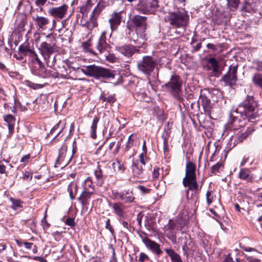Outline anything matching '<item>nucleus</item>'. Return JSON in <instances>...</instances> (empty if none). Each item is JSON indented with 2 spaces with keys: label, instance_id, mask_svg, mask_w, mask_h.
Masks as SVG:
<instances>
[{
  "label": "nucleus",
  "instance_id": "obj_1",
  "mask_svg": "<svg viewBox=\"0 0 262 262\" xmlns=\"http://www.w3.org/2000/svg\"><path fill=\"white\" fill-rule=\"evenodd\" d=\"M257 102L253 96H247L246 99L239 104L236 113H240L241 117L243 120L247 119L248 122H255L258 118L257 110Z\"/></svg>",
  "mask_w": 262,
  "mask_h": 262
},
{
  "label": "nucleus",
  "instance_id": "obj_2",
  "mask_svg": "<svg viewBox=\"0 0 262 262\" xmlns=\"http://www.w3.org/2000/svg\"><path fill=\"white\" fill-rule=\"evenodd\" d=\"M189 17L184 9L170 12L164 16V20L174 28L185 29L189 24Z\"/></svg>",
  "mask_w": 262,
  "mask_h": 262
},
{
  "label": "nucleus",
  "instance_id": "obj_3",
  "mask_svg": "<svg viewBox=\"0 0 262 262\" xmlns=\"http://www.w3.org/2000/svg\"><path fill=\"white\" fill-rule=\"evenodd\" d=\"M78 70L82 72L86 75L93 77L97 79H114L117 75L116 71L95 65L88 66L85 69L78 68Z\"/></svg>",
  "mask_w": 262,
  "mask_h": 262
},
{
  "label": "nucleus",
  "instance_id": "obj_4",
  "mask_svg": "<svg viewBox=\"0 0 262 262\" xmlns=\"http://www.w3.org/2000/svg\"><path fill=\"white\" fill-rule=\"evenodd\" d=\"M46 40L41 43L39 50L43 59L51 57V55L59 51L57 45V40L52 33L46 36Z\"/></svg>",
  "mask_w": 262,
  "mask_h": 262
},
{
  "label": "nucleus",
  "instance_id": "obj_5",
  "mask_svg": "<svg viewBox=\"0 0 262 262\" xmlns=\"http://www.w3.org/2000/svg\"><path fill=\"white\" fill-rule=\"evenodd\" d=\"M158 61L157 58L151 56H144L142 59L137 64L138 69L146 76H150L158 66Z\"/></svg>",
  "mask_w": 262,
  "mask_h": 262
},
{
  "label": "nucleus",
  "instance_id": "obj_6",
  "mask_svg": "<svg viewBox=\"0 0 262 262\" xmlns=\"http://www.w3.org/2000/svg\"><path fill=\"white\" fill-rule=\"evenodd\" d=\"M101 2H99L95 9L93 10L90 18L85 24V26L90 30H93L97 26V19L103 8L106 5H110L113 3L114 0H101Z\"/></svg>",
  "mask_w": 262,
  "mask_h": 262
},
{
  "label": "nucleus",
  "instance_id": "obj_7",
  "mask_svg": "<svg viewBox=\"0 0 262 262\" xmlns=\"http://www.w3.org/2000/svg\"><path fill=\"white\" fill-rule=\"evenodd\" d=\"M130 27L135 30L140 38L145 37V32L147 29V17L139 15H135L130 19Z\"/></svg>",
  "mask_w": 262,
  "mask_h": 262
},
{
  "label": "nucleus",
  "instance_id": "obj_8",
  "mask_svg": "<svg viewBox=\"0 0 262 262\" xmlns=\"http://www.w3.org/2000/svg\"><path fill=\"white\" fill-rule=\"evenodd\" d=\"M157 7V0H139L136 10L140 13L149 14L154 13Z\"/></svg>",
  "mask_w": 262,
  "mask_h": 262
},
{
  "label": "nucleus",
  "instance_id": "obj_9",
  "mask_svg": "<svg viewBox=\"0 0 262 262\" xmlns=\"http://www.w3.org/2000/svg\"><path fill=\"white\" fill-rule=\"evenodd\" d=\"M137 232L147 249L159 256L163 253L160 245L150 239L147 233L143 230H137Z\"/></svg>",
  "mask_w": 262,
  "mask_h": 262
},
{
  "label": "nucleus",
  "instance_id": "obj_10",
  "mask_svg": "<svg viewBox=\"0 0 262 262\" xmlns=\"http://www.w3.org/2000/svg\"><path fill=\"white\" fill-rule=\"evenodd\" d=\"M183 81L180 77L177 75L171 76L169 81L165 84V86L174 97L179 98Z\"/></svg>",
  "mask_w": 262,
  "mask_h": 262
},
{
  "label": "nucleus",
  "instance_id": "obj_11",
  "mask_svg": "<svg viewBox=\"0 0 262 262\" xmlns=\"http://www.w3.org/2000/svg\"><path fill=\"white\" fill-rule=\"evenodd\" d=\"M237 65H231L229 67L227 73L222 78V81L224 82L225 85L232 87L235 84L237 79Z\"/></svg>",
  "mask_w": 262,
  "mask_h": 262
},
{
  "label": "nucleus",
  "instance_id": "obj_12",
  "mask_svg": "<svg viewBox=\"0 0 262 262\" xmlns=\"http://www.w3.org/2000/svg\"><path fill=\"white\" fill-rule=\"evenodd\" d=\"M68 6L63 4L59 7H55L50 8L48 10L49 15L57 20L63 18L67 13Z\"/></svg>",
  "mask_w": 262,
  "mask_h": 262
},
{
  "label": "nucleus",
  "instance_id": "obj_13",
  "mask_svg": "<svg viewBox=\"0 0 262 262\" xmlns=\"http://www.w3.org/2000/svg\"><path fill=\"white\" fill-rule=\"evenodd\" d=\"M245 122H244L241 118L238 117L234 116L233 114H230V118L227 124L225 125L226 129L229 130H237L240 127H244Z\"/></svg>",
  "mask_w": 262,
  "mask_h": 262
},
{
  "label": "nucleus",
  "instance_id": "obj_14",
  "mask_svg": "<svg viewBox=\"0 0 262 262\" xmlns=\"http://www.w3.org/2000/svg\"><path fill=\"white\" fill-rule=\"evenodd\" d=\"M116 50L124 56L130 57L135 53H138L139 50L137 47L132 45H124L116 47Z\"/></svg>",
  "mask_w": 262,
  "mask_h": 262
},
{
  "label": "nucleus",
  "instance_id": "obj_15",
  "mask_svg": "<svg viewBox=\"0 0 262 262\" xmlns=\"http://www.w3.org/2000/svg\"><path fill=\"white\" fill-rule=\"evenodd\" d=\"M106 32H102L98 41L96 46L97 51L100 54H103L105 51H107L110 49V46L106 42Z\"/></svg>",
  "mask_w": 262,
  "mask_h": 262
},
{
  "label": "nucleus",
  "instance_id": "obj_16",
  "mask_svg": "<svg viewBox=\"0 0 262 262\" xmlns=\"http://www.w3.org/2000/svg\"><path fill=\"white\" fill-rule=\"evenodd\" d=\"M122 11L113 12L108 20L112 31L116 30L120 25L122 19Z\"/></svg>",
  "mask_w": 262,
  "mask_h": 262
},
{
  "label": "nucleus",
  "instance_id": "obj_17",
  "mask_svg": "<svg viewBox=\"0 0 262 262\" xmlns=\"http://www.w3.org/2000/svg\"><path fill=\"white\" fill-rule=\"evenodd\" d=\"M195 170V165L191 161H188L186 165L185 176L183 178V181L196 178Z\"/></svg>",
  "mask_w": 262,
  "mask_h": 262
},
{
  "label": "nucleus",
  "instance_id": "obj_18",
  "mask_svg": "<svg viewBox=\"0 0 262 262\" xmlns=\"http://www.w3.org/2000/svg\"><path fill=\"white\" fill-rule=\"evenodd\" d=\"M38 66L39 70H35L33 69L32 70V73L36 76H38L43 78L49 77L51 76L50 71H48L47 70L42 62V61L39 59L37 61Z\"/></svg>",
  "mask_w": 262,
  "mask_h": 262
},
{
  "label": "nucleus",
  "instance_id": "obj_19",
  "mask_svg": "<svg viewBox=\"0 0 262 262\" xmlns=\"http://www.w3.org/2000/svg\"><path fill=\"white\" fill-rule=\"evenodd\" d=\"M182 183L184 187H188V189L186 191L187 197L188 196L189 190H197L199 189V185L196 181V178L183 181Z\"/></svg>",
  "mask_w": 262,
  "mask_h": 262
},
{
  "label": "nucleus",
  "instance_id": "obj_20",
  "mask_svg": "<svg viewBox=\"0 0 262 262\" xmlns=\"http://www.w3.org/2000/svg\"><path fill=\"white\" fill-rule=\"evenodd\" d=\"M238 178L247 183H252L253 182V176L248 168H242L238 173Z\"/></svg>",
  "mask_w": 262,
  "mask_h": 262
},
{
  "label": "nucleus",
  "instance_id": "obj_21",
  "mask_svg": "<svg viewBox=\"0 0 262 262\" xmlns=\"http://www.w3.org/2000/svg\"><path fill=\"white\" fill-rule=\"evenodd\" d=\"M94 194H95V193L93 191H86L83 190L80 196L78 198V200L83 207H87L90 204V200L92 195Z\"/></svg>",
  "mask_w": 262,
  "mask_h": 262
},
{
  "label": "nucleus",
  "instance_id": "obj_22",
  "mask_svg": "<svg viewBox=\"0 0 262 262\" xmlns=\"http://www.w3.org/2000/svg\"><path fill=\"white\" fill-rule=\"evenodd\" d=\"M254 129L248 128L245 132H238L236 136L234 141V144L243 142L246 140L253 132Z\"/></svg>",
  "mask_w": 262,
  "mask_h": 262
},
{
  "label": "nucleus",
  "instance_id": "obj_23",
  "mask_svg": "<svg viewBox=\"0 0 262 262\" xmlns=\"http://www.w3.org/2000/svg\"><path fill=\"white\" fill-rule=\"evenodd\" d=\"M36 26L40 29L44 30L47 25L49 24V20L47 17L37 15L36 17H33Z\"/></svg>",
  "mask_w": 262,
  "mask_h": 262
},
{
  "label": "nucleus",
  "instance_id": "obj_24",
  "mask_svg": "<svg viewBox=\"0 0 262 262\" xmlns=\"http://www.w3.org/2000/svg\"><path fill=\"white\" fill-rule=\"evenodd\" d=\"M186 223V221L185 220H183L180 217H177L174 221H169L168 229H178L179 228H182Z\"/></svg>",
  "mask_w": 262,
  "mask_h": 262
},
{
  "label": "nucleus",
  "instance_id": "obj_25",
  "mask_svg": "<svg viewBox=\"0 0 262 262\" xmlns=\"http://www.w3.org/2000/svg\"><path fill=\"white\" fill-rule=\"evenodd\" d=\"M114 213L120 217L124 216L125 213L124 211V206L121 203H115L112 205Z\"/></svg>",
  "mask_w": 262,
  "mask_h": 262
},
{
  "label": "nucleus",
  "instance_id": "obj_26",
  "mask_svg": "<svg viewBox=\"0 0 262 262\" xmlns=\"http://www.w3.org/2000/svg\"><path fill=\"white\" fill-rule=\"evenodd\" d=\"M5 121L7 123L9 133L11 135L14 132V126L15 118L11 114L7 115L4 116Z\"/></svg>",
  "mask_w": 262,
  "mask_h": 262
},
{
  "label": "nucleus",
  "instance_id": "obj_27",
  "mask_svg": "<svg viewBox=\"0 0 262 262\" xmlns=\"http://www.w3.org/2000/svg\"><path fill=\"white\" fill-rule=\"evenodd\" d=\"M61 123V121H60L51 130L50 134L51 135L53 134L55 132H57V134L55 135V136L54 137L53 140L51 141L52 142H55L58 141V137H59V138H60L63 136V134L61 135L62 130L63 129V126H62L61 128L59 129V126H60V124Z\"/></svg>",
  "mask_w": 262,
  "mask_h": 262
},
{
  "label": "nucleus",
  "instance_id": "obj_28",
  "mask_svg": "<svg viewBox=\"0 0 262 262\" xmlns=\"http://www.w3.org/2000/svg\"><path fill=\"white\" fill-rule=\"evenodd\" d=\"M100 100L103 102H106L112 104L116 101V99L114 94L111 95L108 93H105L104 92H102L100 96Z\"/></svg>",
  "mask_w": 262,
  "mask_h": 262
},
{
  "label": "nucleus",
  "instance_id": "obj_29",
  "mask_svg": "<svg viewBox=\"0 0 262 262\" xmlns=\"http://www.w3.org/2000/svg\"><path fill=\"white\" fill-rule=\"evenodd\" d=\"M18 51L21 54L31 57L35 52L33 48H31L28 45H21L18 48Z\"/></svg>",
  "mask_w": 262,
  "mask_h": 262
},
{
  "label": "nucleus",
  "instance_id": "obj_30",
  "mask_svg": "<svg viewBox=\"0 0 262 262\" xmlns=\"http://www.w3.org/2000/svg\"><path fill=\"white\" fill-rule=\"evenodd\" d=\"M132 169L134 176L139 178H143V169L141 166L137 163L133 162Z\"/></svg>",
  "mask_w": 262,
  "mask_h": 262
},
{
  "label": "nucleus",
  "instance_id": "obj_31",
  "mask_svg": "<svg viewBox=\"0 0 262 262\" xmlns=\"http://www.w3.org/2000/svg\"><path fill=\"white\" fill-rule=\"evenodd\" d=\"M165 251L170 257L171 262H183L179 254L171 249H165Z\"/></svg>",
  "mask_w": 262,
  "mask_h": 262
},
{
  "label": "nucleus",
  "instance_id": "obj_32",
  "mask_svg": "<svg viewBox=\"0 0 262 262\" xmlns=\"http://www.w3.org/2000/svg\"><path fill=\"white\" fill-rule=\"evenodd\" d=\"M82 187L83 188V190L86 191H92L95 193V186L92 181V179L91 177L87 178L82 184Z\"/></svg>",
  "mask_w": 262,
  "mask_h": 262
},
{
  "label": "nucleus",
  "instance_id": "obj_33",
  "mask_svg": "<svg viewBox=\"0 0 262 262\" xmlns=\"http://www.w3.org/2000/svg\"><path fill=\"white\" fill-rule=\"evenodd\" d=\"M95 176L96 178V183L98 186H102L104 182V178L102 174V170L99 167L97 168V169L94 172Z\"/></svg>",
  "mask_w": 262,
  "mask_h": 262
},
{
  "label": "nucleus",
  "instance_id": "obj_34",
  "mask_svg": "<svg viewBox=\"0 0 262 262\" xmlns=\"http://www.w3.org/2000/svg\"><path fill=\"white\" fill-rule=\"evenodd\" d=\"M67 148V147L66 146H62L59 149L58 157L56 161V162H55L56 164H59L61 163V162L62 161H63L64 160V158L66 157Z\"/></svg>",
  "mask_w": 262,
  "mask_h": 262
},
{
  "label": "nucleus",
  "instance_id": "obj_35",
  "mask_svg": "<svg viewBox=\"0 0 262 262\" xmlns=\"http://www.w3.org/2000/svg\"><path fill=\"white\" fill-rule=\"evenodd\" d=\"M92 6L91 0H86V3L79 7V12L82 14V17L86 15Z\"/></svg>",
  "mask_w": 262,
  "mask_h": 262
},
{
  "label": "nucleus",
  "instance_id": "obj_36",
  "mask_svg": "<svg viewBox=\"0 0 262 262\" xmlns=\"http://www.w3.org/2000/svg\"><path fill=\"white\" fill-rule=\"evenodd\" d=\"M99 120V119L98 117H95L93 120L92 124L91 127V137L93 139H95L97 137L96 129Z\"/></svg>",
  "mask_w": 262,
  "mask_h": 262
},
{
  "label": "nucleus",
  "instance_id": "obj_37",
  "mask_svg": "<svg viewBox=\"0 0 262 262\" xmlns=\"http://www.w3.org/2000/svg\"><path fill=\"white\" fill-rule=\"evenodd\" d=\"M108 51L109 50L105 51L103 54H101L102 57L104 58L106 60L110 62L113 63L116 62L117 60V58L114 54L110 53Z\"/></svg>",
  "mask_w": 262,
  "mask_h": 262
},
{
  "label": "nucleus",
  "instance_id": "obj_38",
  "mask_svg": "<svg viewBox=\"0 0 262 262\" xmlns=\"http://www.w3.org/2000/svg\"><path fill=\"white\" fill-rule=\"evenodd\" d=\"M136 139L137 136L133 134H132L128 137V141L125 148L126 150H129V149L134 145V141Z\"/></svg>",
  "mask_w": 262,
  "mask_h": 262
},
{
  "label": "nucleus",
  "instance_id": "obj_39",
  "mask_svg": "<svg viewBox=\"0 0 262 262\" xmlns=\"http://www.w3.org/2000/svg\"><path fill=\"white\" fill-rule=\"evenodd\" d=\"M78 188V185L76 184L71 183L68 187V191L69 192L71 200H74L75 197V194L73 192V189H77Z\"/></svg>",
  "mask_w": 262,
  "mask_h": 262
},
{
  "label": "nucleus",
  "instance_id": "obj_40",
  "mask_svg": "<svg viewBox=\"0 0 262 262\" xmlns=\"http://www.w3.org/2000/svg\"><path fill=\"white\" fill-rule=\"evenodd\" d=\"M57 0H36L35 4L37 7L40 8V10H42L43 6L47 2L49 4H52L53 2H56Z\"/></svg>",
  "mask_w": 262,
  "mask_h": 262
},
{
  "label": "nucleus",
  "instance_id": "obj_41",
  "mask_svg": "<svg viewBox=\"0 0 262 262\" xmlns=\"http://www.w3.org/2000/svg\"><path fill=\"white\" fill-rule=\"evenodd\" d=\"M227 1L228 7L232 11H234L237 8L239 3V0H227Z\"/></svg>",
  "mask_w": 262,
  "mask_h": 262
},
{
  "label": "nucleus",
  "instance_id": "obj_42",
  "mask_svg": "<svg viewBox=\"0 0 262 262\" xmlns=\"http://www.w3.org/2000/svg\"><path fill=\"white\" fill-rule=\"evenodd\" d=\"M202 105L205 110L207 111L210 108V101L206 97L202 96L201 97Z\"/></svg>",
  "mask_w": 262,
  "mask_h": 262
},
{
  "label": "nucleus",
  "instance_id": "obj_43",
  "mask_svg": "<svg viewBox=\"0 0 262 262\" xmlns=\"http://www.w3.org/2000/svg\"><path fill=\"white\" fill-rule=\"evenodd\" d=\"M136 99L138 100H141L142 99H143L146 97V94L144 92V91L142 89H138L137 88L136 89Z\"/></svg>",
  "mask_w": 262,
  "mask_h": 262
},
{
  "label": "nucleus",
  "instance_id": "obj_44",
  "mask_svg": "<svg viewBox=\"0 0 262 262\" xmlns=\"http://www.w3.org/2000/svg\"><path fill=\"white\" fill-rule=\"evenodd\" d=\"M11 202H12V208L16 210L19 207H21V204L22 202L20 200H16L13 198H10V199Z\"/></svg>",
  "mask_w": 262,
  "mask_h": 262
},
{
  "label": "nucleus",
  "instance_id": "obj_45",
  "mask_svg": "<svg viewBox=\"0 0 262 262\" xmlns=\"http://www.w3.org/2000/svg\"><path fill=\"white\" fill-rule=\"evenodd\" d=\"M56 56H54L53 57L52 56V55H51V57H49L47 59H44V60L46 61L48 67L52 68L53 67L56 61Z\"/></svg>",
  "mask_w": 262,
  "mask_h": 262
},
{
  "label": "nucleus",
  "instance_id": "obj_46",
  "mask_svg": "<svg viewBox=\"0 0 262 262\" xmlns=\"http://www.w3.org/2000/svg\"><path fill=\"white\" fill-rule=\"evenodd\" d=\"M222 167H223V163L222 162H218L211 167V171L212 173L216 174L220 172V169Z\"/></svg>",
  "mask_w": 262,
  "mask_h": 262
},
{
  "label": "nucleus",
  "instance_id": "obj_47",
  "mask_svg": "<svg viewBox=\"0 0 262 262\" xmlns=\"http://www.w3.org/2000/svg\"><path fill=\"white\" fill-rule=\"evenodd\" d=\"M116 165H117L118 170L120 171L121 173H123L126 169V167L124 164L121 163V162L118 160L116 163H114L113 164V166L114 168H115Z\"/></svg>",
  "mask_w": 262,
  "mask_h": 262
},
{
  "label": "nucleus",
  "instance_id": "obj_48",
  "mask_svg": "<svg viewBox=\"0 0 262 262\" xmlns=\"http://www.w3.org/2000/svg\"><path fill=\"white\" fill-rule=\"evenodd\" d=\"M254 9V7L249 2L245 1V4L243 7V10L246 12H250L253 11Z\"/></svg>",
  "mask_w": 262,
  "mask_h": 262
},
{
  "label": "nucleus",
  "instance_id": "obj_49",
  "mask_svg": "<svg viewBox=\"0 0 262 262\" xmlns=\"http://www.w3.org/2000/svg\"><path fill=\"white\" fill-rule=\"evenodd\" d=\"M213 192L212 191H208L206 193V200L207 203L208 205H210L213 199Z\"/></svg>",
  "mask_w": 262,
  "mask_h": 262
},
{
  "label": "nucleus",
  "instance_id": "obj_50",
  "mask_svg": "<svg viewBox=\"0 0 262 262\" xmlns=\"http://www.w3.org/2000/svg\"><path fill=\"white\" fill-rule=\"evenodd\" d=\"M112 194L114 196L115 199H120L121 200L123 201L124 200V194L122 192H118L117 191H113Z\"/></svg>",
  "mask_w": 262,
  "mask_h": 262
},
{
  "label": "nucleus",
  "instance_id": "obj_51",
  "mask_svg": "<svg viewBox=\"0 0 262 262\" xmlns=\"http://www.w3.org/2000/svg\"><path fill=\"white\" fill-rule=\"evenodd\" d=\"M163 151L165 155H167L169 151L168 140L166 137L163 138Z\"/></svg>",
  "mask_w": 262,
  "mask_h": 262
},
{
  "label": "nucleus",
  "instance_id": "obj_52",
  "mask_svg": "<svg viewBox=\"0 0 262 262\" xmlns=\"http://www.w3.org/2000/svg\"><path fill=\"white\" fill-rule=\"evenodd\" d=\"M160 168L158 167H155L154 170L152 172V178L153 180H156L159 178Z\"/></svg>",
  "mask_w": 262,
  "mask_h": 262
},
{
  "label": "nucleus",
  "instance_id": "obj_53",
  "mask_svg": "<svg viewBox=\"0 0 262 262\" xmlns=\"http://www.w3.org/2000/svg\"><path fill=\"white\" fill-rule=\"evenodd\" d=\"M65 224L71 228L74 227L75 225V219L73 217H68L66 220Z\"/></svg>",
  "mask_w": 262,
  "mask_h": 262
},
{
  "label": "nucleus",
  "instance_id": "obj_54",
  "mask_svg": "<svg viewBox=\"0 0 262 262\" xmlns=\"http://www.w3.org/2000/svg\"><path fill=\"white\" fill-rule=\"evenodd\" d=\"M208 63L210 64L213 68L219 67L217 61L214 58H210L208 59Z\"/></svg>",
  "mask_w": 262,
  "mask_h": 262
},
{
  "label": "nucleus",
  "instance_id": "obj_55",
  "mask_svg": "<svg viewBox=\"0 0 262 262\" xmlns=\"http://www.w3.org/2000/svg\"><path fill=\"white\" fill-rule=\"evenodd\" d=\"M25 25H26V21L25 20H21L18 24V27L17 28V31L20 33V32L24 31V27H25Z\"/></svg>",
  "mask_w": 262,
  "mask_h": 262
},
{
  "label": "nucleus",
  "instance_id": "obj_56",
  "mask_svg": "<svg viewBox=\"0 0 262 262\" xmlns=\"http://www.w3.org/2000/svg\"><path fill=\"white\" fill-rule=\"evenodd\" d=\"M30 158V155L27 154L23 156L20 162L24 163L25 165H26L28 164V160Z\"/></svg>",
  "mask_w": 262,
  "mask_h": 262
},
{
  "label": "nucleus",
  "instance_id": "obj_57",
  "mask_svg": "<svg viewBox=\"0 0 262 262\" xmlns=\"http://www.w3.org/2000/svg\"><path fill=\"white\" fill-rule=\"evenodd\" d=\"M41 225L43 229H48L50 227V224L48 223L46 221V216H45L41 221Z\"/></svg>",
  "mask_w": 262,
  "mask_h": 262
},
{
  "label": "nucleus",
  "instance_id": "obj_58",
  "mask_svg": "<svg viewBox=\"0 0 262 262\" xmlns=\"http://www.w3.org/2000/svg\"><path fill=\"white\" fill-rule=\"evenodd\" d=\"M148 256L144 253H141L139 255V260L140 262H144V260H148Z\"/></svg>",
  "mask_w": 262,
  "mask_h": 262
},
{
  "label": "nucleus",
  "instance_id": "obj_59",
  "mask_svg": "<svg viewBox=\"0 0 262 262\" xmlns=\"http://www.w3.org/2000/svg\"><path fill=\"white\" fill-rule=\"evenodd\" d=\"M135 198L133 194H130L127 196H124V200L125 203H132L134 201Z\"/></svg>",
  "mask_w": 262,
  "mask_h": 262
},
{
  "label": "nucleus",
  "instance_id": "obj_60",
  "mask_svg": "<svg viewBox=\"0 0 262 262\" xmlns=\"http://www.w3.org/2000/svg\"><path fill=\"white\" fill-rule=\"evenodd\" d=\"M32 258L35 260H38L41 262H48L46 259H45L43 257L40 256H33Z\"/></svg>",
  "mask_w": 262,
  "mask_h": 262
},
{
  "label": "nucleus",
  "instance_id": "obj_61",
  "mask_svg": "<svg viewBox=\"0 0 262 262\" xmlns=\"http://www.w3.org/2000/svg\"><path fill=\"white\" fill-rule=\"evenodd\" d=\"M62 233V231L59 232L58 231H56L53 233V235L55 237L56 240H59Z\"/></svg>",
  "mask_w": 262,
  "mask_h": 262
},
{
  "label": "nucleus",
  "instance_id": "obj_62",
  "mask_svg": "<svg viewBox=\"0 0 262 262\" xmlns=\"http://www.w3.org/2000/svg\"><path fill=\"white\" fill-rule=\"evenodd\" d=\"M138 188L143 193H148L150 191L149 189L144 187V186L139 185Z\"/></svg>",
  "mask_w": 262,
  "mask_h": 262
},
{
  "label": "nucleus",
  "instance_id": "obj_63",
  "mask_svg": "<svg viewBox=\"0 0 262 262\" xmlns=\"http://www.w3.org/2000/svg\"><path fill=\"white\" fill-rule=\"evenodd\" d=\"M23 244L27 249H31L33 246V244L30 242H23Z\"/></svg>",
  "mask_w": 262,
  "mask_h": 262
},
{
  "label": "nucleus",
  "instance_id": "obj_64",
  "mask_svg": "<svg viewBox=\"0 0 262 262\" xmlns=\"http://www.w3.org/2000/svg\"><path fill=\"white\" fill-rule=\"evenodd\" d=\"M224 262H233V258L231 257V255L230 254H228L224 260Z\"/></svg>",
  "mask_w": 262,
  "mask_h": 262
}]
</instances>
